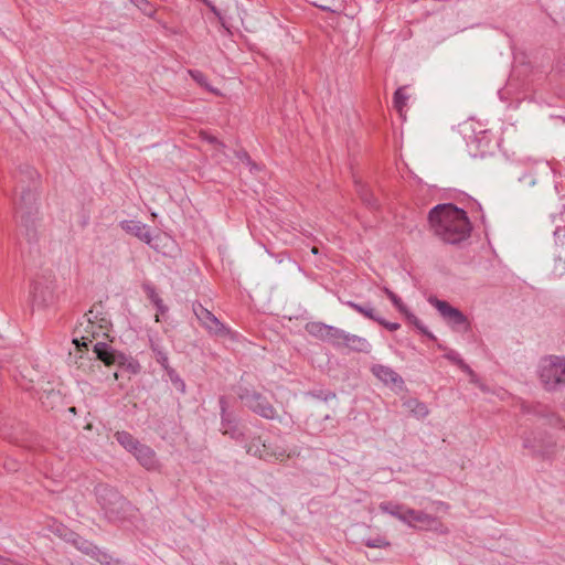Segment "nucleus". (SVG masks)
<instances>
[{
  "instance_id": "603ef678",
  "label": "nucleus",
  "mask_w": 565,
  "mask_h": 565,
  "mask_svg": "<svg viewBox=\"0 0 565 565\" xmlns=\"http://www.w3.org/2000/svg\"><path fill=\"white\" fill-rule=\"evenodd\" d=\"M477 386L484 393L489 392V388L481 382Z\"/></svg>"
},
{
  "instance_id": "f257e3e1",
  "label": "nucleus",
  "mask_w": 565,
  "mask_h": 565,
  "mask_svg": "<svg viewBox=\"0 0 565 565\" xmlns=\"http://www.w3.org/2000/svg\"><path fill=\"white\" fill-rule=\"evenodd\" d=\"M434 234L448 244H459L471 233L467 213L451 203L438 204L428 214Z\"/></svg>"
},
{
  "instance_id": "2f4dec72",
  "label": "nucleus",
  "mask_w": 565,
  "mask_h": 565,
  "mask_svg": "<svg viewBox=\"0 0 565 565\" xmlns=\"http://www.w3.org/2000/svg\"><path fill=\"white\" fill-rule=\"evenodd\" d=\"M168 375H169L170 381L177 387V390H179L180 392L184 393L185 392V383L178 375V373L173 369H170V370H168Z\"/></svg>"
},
{
  "instance_id": "09e8293b",
  "label": "nucleus",
  "mask_w": 565,
  "mask_h": 565,
  "mask_svg": "<svg viewBox=\"0 0 565 565\" xmlns=\"http://www.w3.org/2000/svg\"><path fill=\"white\" fill-rule=\"evenodd\" d=\"M383 291L390 300H393L397 296L395 292H393L391 289H388L386 287L383 288Z\"/></svg>"
},
{
  "instance_id": "cd10ccee",
  "label": "nucleus",
  "mask_w": 565,
  "mask_h": 565,
  "mask_svg": "<svg viewBox=\"0 0 565 565\" xmlns=\"http://www.w3.org/2000/svg\"><path fill=\"white\" fill-rule=\"evenodd\" d=\"M406 87H398L393 97V104L397 111L402 113L403 109L406 107L408 95L405 92Z\"/></svg>"
},
{
  "instance_id": "864d4df0",
  "label": "nucleus",
  "mask_w": 565,
  "mask_h": 565,
  "mask_svg": "<svg viewBox=\"0 0 565 565\" xmlns=\"http://www.w3.org/2000/svg\"><path fill=\"white\" fill-rule=\"evenodd\" d=\"M0 565H13L10 559H0Z\"/></svg>"
},
{
  "instance_id": "423d86ee",
  "label": "nucleus",
  "mask_w": 565,
  "mask_h": 565,
  "mask_svg": "<svg viewBox=\"0 0 565 565\" xmlns=\"http://www.w3.org/2000/svg\"><path fill=\"white\" fill-rule=\"evenodd\" d=\"M218 405L221 411V431L236 441L244 439V433L239 427L238 418L235 412L228 409L227 398L220 396Z\"/></svg>"
},
{
  "instance_id": "ea45409f",
  "label": "nucleus",
  "mask_w": 565,
  "mask_h": 565,
  "mask_svg": "<svg viewBox=\"0 0 565 565\" xmlns=\"http://www.w3.org/2000/svg\"><path fill=\"white\" fill-rule=\"evenodd\" d=\"M201 138H202L203 140L207 141V142H209V143H211V145H220V146H223V145H222V142H220V141L217 140V138H216V137H214V136L210 135L209 132H202V134H201Z\"/></svg>"
},
{
  "instance_id": "4be33fe9",
  "label": "nucleus",
  "mask_w": 565,
  "mask_h": 565,
  "mask_svg": "<svg viewBox=\"0 0 565 565\" xmlns=\"http://www.w3.org/2000/svg\"><path fill=\"white\" fill-rule=\"evenodd\" d=\"M343 303L370 320L376 321L379 318L371 303L360 305L351 300L343 301Z\"/></svg>"
},
{
  "instance_id": "49530a36",
  "label": "nucleus",
  "mask_w": 565,
  "mask_h": 565,
  "mask_svg": "<svg viewBox=\"0 0 565 565\" xmlns=\"http://www.w3.org/2000/svg\"><path fill=\"white\" fill-rule=\"evenodd\" d=\"M458 366L468 375L472 374L473 372V370L465 361H462Z\"/></svg>"
},
{
  "instance_id": "72a5a7b5",
  "label": "nucleus",
  "mask_w": 565,
  "mask_h": 565,
  "mask_svg": "<svg viewBox=\"0 0 565 565\" xmlns=\"http://www.w3.org/2000/svg\"><path fill=\"white\" fill-rule=\"evenodd\" d=\"M236 157H237V159H238V160H241L243 163H246L247 166H249V167H250V171H253V170H257V169H258V168H257V164H256V163H254V162L252 161L250 156H249L245 150H241V151H238V152L236 153Z\"/></svg>"
},
{
  "instance_id": "7c9ffc66",
  "label": "nucleus",
  "mask_w": 565,
  "mask_h": 565,
  "mask_svg": "<svg viewBox=\"0 0 565 565\" xmlns=\"http://www.w3.org/2000/svg\"><path fill=\"white\" fill-rule=\"evenodd\" d=\"M92 557H94L97 562L104 565H110L113 561V557L108 553L102 551L97 546L94 553L92 554Z\"/></svg>"
},
{
  "instance_id": "4468645a",
  "label": "nucleus",
  "mask_w": 565,
  "mask_h": 565,
  "mask_svg": "<svg viewBox=\"0 0 565 565\" xmlns=\"http://www.w3.org/2000/svg\"><path fill=\"white\" fill-rule=\"evenodd\" d=\"M521 411L523 414H532L537 417L547 418V422L552 426H558L565 428L563 419L553 413H550L548 408L542 404H526L522 403Z\"/></svg>"
},
{
  "instance_id": "6ab92c4d",
  "label": "nucleus",
  "mask_w": 565,
  "mask_h": 565,
  "mask_svg": "<svg viewBox=\"0 0 565 565\" xmlns=\"http://www.w3.org/2000/svg\"><path fill=\"white\" fill-rule=\"evenodd\" d=\"M379 509L383 513H387L406 524V522H407L406 511L409 509L408 507H406L404 504L386 501V502H381L379 505Z\"/></svg>"
},
{
  "instance_id": "a18cd8bd",
  "label": "nucleus",
  "mask_w": 565,
  "mask_h": 565,
  "mask_svg": "<svg viewBox=\"0 0 565 565\" xmlns=\"http://www.w3.org/2000/svg\"><path fill=\"white\" fill-rule=\"evenodd\" d=\"M204 4L218 18H221V13L220 11L217 10V8L210 1L207 0V2H204Z\"/></svg>"
},
{
  "instance_id": "5701e85b",
  "label": "nucleus",
  "mask_w": 565,
  "mask_h": 565,
  "mask_svg": "<svg viewBox=\"0 0 565 565\" xmlns=\"http://www.w3.org/2000/svg\"><path fill=\"white\" fill-rule=\"evenodd\" d=\"M143 290L150 301L156 306L157 311L161 315H164L168 311V307L163 303V300L157 294L156 288L150 284H145Z\"/></svg>"
},
{
  "instance_id": "c9c22d12",
  "label": "nucleus",
  "mask_w": 565,
  "mask_h": 565,
  "mask_svg": "<svg viewBox=\"0 0 565 565\" xmlns=\"http://www.w3.org/2000/svg\"><path fill=\"white\" fill-rule=\"evenodd\" d=\"M375 322H377L379 324H381L382 327H384L385 329H387L390 331H396L401 328L399 323L386 321L384 318H382L380 316Z\"/></svg>"
},
{
  "instance_id": "9d476101",
  "label": "nucleus",
  "mask_w": 565,
  "mask_h": 565,
  "mask_svg": "<svg viewBox=\"0 0 565 565\" xmlns=\"http://www.w3.org/2000/svg\"><path fill=\"white\" fill-rule=\"evenodd\" d=\"M332 345L334 348H347L358 353H370L372 350L371 343L365 338L349 333L340 328Z\"/></svg>"
},
{
  "instance_id": "393cba45",
  "label": "nucleus",
  "mask_w": 565,
  "mask_h": 565,
  "mask_svg": "<svg viewBox=\"0 0 565 565\" xmlns=\"http://www.w3.org/2000/svg\"><path fill=\"white\" fill-rule=\"evenodd\" d=\"M406 320L413 324L423 335L427 337L430 340H436V337L424 326V323L409 310L403 315Z\"/></svg>"
},
{
  "instance_id": "de8ad7c7",
  "label": "nucleus",
  "mask_w": 565,
  "mask_h": 565,
  "mask_svg": "<svg viewBox=\"0 0 565 565\" xmlns=\"http://www.w3.org/2000/svg\"><path fill=\"white\" fill-rule=\"evenodd\" d=\"M87 319L89 322H94V320L97 319V313H95V310L94 309H90L87 313Z\"/></svg>"
},
{
  "instance_id": "f704fd0d",
  "label": "nucleus",
  "mask_w": 565,
  "mask_h": 565,
  "mask_svg": "<svg viewBox=\"0 0 565 565\" xmlns=\"http://www.w3.org/2000/svg\"><path fill=\"white\" fill-rule=\"evenodd\" d=\"M425 529L431 530L438 534H448L449 530L447 526H445L437 518L436 522H433L431 525H427Z\"/></svg>"
},
{
  "instance_id": "c85d7f7f",
  "label": "nucleus",
  "mask_w": 565,
  "mask_h": 565,
  "mask_svg": "<svg viewBox=\"0 0 565 565\" xmlns=\"http://www.w3.org/2000/svg\"><path fill=\"white\" fill-rule=\"evenodd\" d=\"M130 2L138 8L145 15L153 18L156 8L148 0H130Z\"/></svg>"
},
{
  "instance_id": "c756f323",
  "label": "nucleus",
  "mask_w": 565,
  "mask_h": 565,
  "mask_svg": "<svg viewBox=\"0 0 565 565\" xmlns=\"http://www.w3.org/2000/svg\"><path fill=\"white\" fill-rule=\"evenodd\" d=\"M74 543L76 544L77 548L84 552L87 555H90L94 553L96 546L89 543L88 541L83 540L82 537H77Z\"/></svg>"
},
{
  "instance_id": "6e6552de",
  "label": "nucleus",
  "mask_w": 565,
  "mask_h": 565,
  "mask_svg": "<svg viewBox=\"0 0 565 565\" xmlns=\"http://www.w3.org/2000/svg\"><path fill=\"white\" fill-rule=\"evenodd\" d=\"M33 306L45 308L54 303L55 281L50 278H42L34 281L31 290Z\"/></svg>"
},
{
  "instance_id": "bb28decb",
  "label": "nucleus",
  "mask_w": 565,
  "mask_h": 565,
  "mask_svg": "<svg viewBox=\"0 0 565 565\" xmlns=\"http://www.w3.org/2000/svg\"><path fill=\"white\" fill-rule=\"evenodd\" d=\"M405 405L417 418H425L429 413L427 406L415 398L407 401Z\"/></svg>"
},
{
  "instance_id": "3c124183",
  "label": "nucleus",
  "mask_w": 565,
  "mask_h": 565,
  "mask_svg": "<svg viewBox=\"0 0 565 565\" xmlns=\"http://www.w3.org/2000/svg\"><path fill=\"white\" fill-rule=\"evenodd\" d=\"M263 443L264 441H262L260 438H257V439H254L249 445H254L253 450L255 451L257 449V446H259L262 448Z\"/></svg>"
},
{
  "instance_id": "4d7b16f0",
  "label": "nucleus",
  "mask_w": 565,
  "mask_h": 565,
  "mask_svg": "<svg viewBox=\"0 0 565 565\" xmlns=\"http://www.w3.org/2000/svg\"><path fill=\"white\" fill-rule=\"evenodd\" d=\"M312 253H313V254H317V253H318V248H317V247H313V248H312Z\"/></svg>"
},
{
  "instance_id": "ddd939ff",
  "label": "nucleus",
  "mask_w": 565,
  "mask_h": 565,
  "mask_svg": "<svg viewBox=\"0 0 565 565\" xmlns=\"http://www.w3.org/2000/svg\"><path fill=\"white\" fill-rule=\"evenodd\" d=\"M305 328L310 335L322 341H328L330 344H333L337 332L339 330L337 327L329 326L319 321L308 322Z\"/></svg>"
},
{
  "instance_id": "0eeeda50",
  "label": "nucleus",
  "mask_w": 565,
  "mask_h": 565,
  "mask_svg": "<svg viewBox=\"0 0 565 565\" xmlns=\"http://www.w3.org/2000/svg\"><path fill=\"white\" fill-rule=\"evenodd\" d=\"M193 312L209 333L221 338H233L234 332L201 303L193 305Z\"/></svg>"
},
{
  "instance_id": "79ce46f5",
  "label": "nucleus",
  "mask_w": 565,
  "mask_h": 565,
  "mask_svg": "<svg viewBox=\"0 0 565 565\" xmlns=\"http://www.w3.org/2000/svg\"><path fill=\"white\" fill-rule=\"evenodd\" d=\"M521 182H525L527 183L529 185H534L535 184V179L534 177L531 174V173H525L523 177H521L519 179Z\"/></svg>"
},
{
  "instance_id": "f03ea898",
  "label": "nucleus",
  "mask_w": 565,
  "mask_h": 565,
  "mask_svg": "<svg viewBox=\"0 0 565 565\" xmlns=\"http://www.w3.org/2000/svg\"><path fill=\"white\" fill-rule=\"evenodd\" d=\"M17 190L20 191L15 202V214L24 226L33 224L38 214L40 173L30 164H21L14 173Z\"/></svg>"
},
{
  "instance_id": "6e6d98bb",
  "label": "nucleus",
  "mask_w": 565,
  "mask_h": 565,
  "mask_svg": "<svg viewBox=\"0 0 565 565\" xmlns=\"http://www.w3.org/2000/svg\"><path fill=\"white\" fill-rule=\"evenodd\" d=\"M106 322H107V321H106L104 318H102V319H100L99 328H103V327H104V323H106Z\"/></svg>"
},
{
  "instance_id": "dca6fc26",
  "label": "nucleus",
  "mask_w": 565,
  "mask_h": 565,
  "mask_svg": "<svg viewBox=\"0 0 565 565\" xmlns=\"http://www.w3.org/2000/svg\"><path fill=\"white\" fill-rule=\"evenodd\" d=\"M134 456L137 461L147 470H157L160 467V462L154 450L145 444L139 446Z\"/></svg>"
},
{
  "instance_id": "8fccbe9b",
  "label": "nucleus",
  "mask_w": 565,
  "mask_h": 565,
  "mask_svg": "<svg viewBox=\"0 0 565 565\" xmlns=\"http://www.w3.org/2000/svg\"><path fill=\"white\" fill-rule=\"evenodd\" d=\"M469 377H470V382L471 383H473L476 385H478L480 383V380H479L478 375L475 372H472V374H470Z\"/></svg>"
},
{
  "instance_id": "a878e982",
  "label": "nucleus",
  "mask_w": 565,
  "mask_h": 565,
  "mask_svg": "<svg viewBox=\"0 0 565 565\" xmlns=\"http://www.w3.org/2000/svg\"><path fill=\"white\" fill-rule=\"evenodd\" d=\"M119 360H118V363L117 365L122 369V370H126L128 371L129 373L131 374H137L139 373L140 371V364L138 363L137 360L130 358V356H126L125 354L121 353L120 356H118Z\"/></svg>"
},
{
  "instance_id": "1a4fd4ad",
  "label": "nucleus",
  "mask_w": 565,
  "mask_h": 565,
  "mask_svg": "<svg viewBox=\"0 0 565 565\" xmlns=\"http://www.w3.org/2000/svg\"><path fill=\"white\" fill-rule=\"evenodd\" d=\"M428 302L437 309L441 318L452 328L466 326L469 328L468 318L458 309L452 307L449 302L440 300L435 296L428 298Z\"/></svg>"
},
{
  "instance_id": "b1692460",
  "label": "nucleus",
  "mask_w": 565,
  "mask_h": 565,
  "mask_svg": "<svg viewBox=\"0 0 565 565\" xmlns=\"http://www.w3.org/2000/svg\"><path fill=\"white\" fill-rule=\"evenodd\" d=\"M356 191L365 205H367L370 209L379 207L377 200L373 196L372 192L366 185L356 183Z\"/></svg>"
},
{
  "instance_id": "58836bf2",
  "label": "nucleus",
  "mask_w": 565,
  "mask_h": 565,
  "mask_svg": "<svg viewBox=\"0 0 565 565\" xmlns=\"http://www.w3.org/2000/svg\"><path fill=\"white\" fill-rule=\"evenodd\" d=\"M157 362L160 363L167 371L170 370L168 366V356L164 352L158 351L157 353Z\"/></svg>"
},
{
  "instance_id": "4c0bfd02",
  "label": "nucleus",
  "mask_w": 565,
  "mask_h": 565,
  "mask_svg": "<svg viewBox=\"0 0 565 565\" xmlns=\"http://www.w3.org/2000/svg\"><path fill=\"white\" fill-rule=\"evenodd\" d=\"M391 302L402 315L406 313V311L408 310L406 305L402 301V299L398 296L391 300Z\"/></svg>"
},
{
  "instance_id": "39448f33",
  "label": "nucleus",
  "mask_w": 565,
  "mask_h": 565,
  "mask_svg": "<svg viewBox=\"0 0 565 565\" xmlns=\"http://www.w3.org/2000/svg\"><path fill=\"white\" fill-rule=\"evenodd\" d=\"M95 494L107 518L117 519L121 515L127 502L115 488L100 483L95 487Z\"/></svg>"
},
{
  "instance_id": "a211bd4d",
  "label": "nucleus",
  "mask_w": 565,
  "mask_h": 565,
  "mask_svg": "<svg viewBox=\"0 0 565 565\" xmlns=\"http://www.w3.org/2000/svg\"><path fill=\"white\" fill-rule=\"evenodd\" d=\"M371 371L384 384L401 386L404 383L402 376L390 366L375 364L371 367Z\"/></svg>"
},
{
  "instance_id": "f8f14e48",
  "label": "nucleus",
  "mask_w": 565,
  "mask_h": 565,
  "mask_svg": "<svg viewBox=\"0 0 565 565\" xmlns=\"http://www.w3.org/2000/svg\"><path fill=\"white\" fill-rule=\"evenodd\" d=\"M254 445H247L246 451L253 456H257L264 460H282L286 457V449L281 446L263 443L262 448L257 446V449L253 450Z\"/></svg>"
},
{
  "instance_id": "9b49d317",
  "label": "nucleus",
  "mask_w": 565,
  "mask_h": 565,
  "mask_svg": "<svg viewBox=\"0 0 565 565\" xmlns=\"http://www.w3.org/2000/svg\"><path fill=\"white\" fill-rule=\"evenodd\" d=\"M523 448L529 449L534 455L542 457L548 456L554 447V443L542 431H530L524 434Z\"/></svg>"
},
{
  "instance_id": "c03bdc74",
  "label": "nucleus",
  "mask_w": 565,
  "mask_h": 565,
  "mask_svg": "<svg viewBox=\"0 0 565 565\" xmlns=\"http://www.w3.org/2000/svg\"><path fill=\"white\" fill-rule=\"evenodd\" d=\"M190 74L198 83H202L204 75L200 71H190Z\"/></svg>"
},
{
  "instance_id": "a19ab883",
  "label": "nucleus",
  "mask_w": 565,
  "mask_h": 565,
  "mask_svg": "<svg viewBox=\"0 0 565 565\" xmlns=\"http://www.w3.org/2000/svg\"><path fill=\"white\" fill-rule=\"evenodd\" d=\"M74 343L77 345L78 350H82L81 349L82 347H85L86 349H88V344H92L93 341L89 340L88 338L83 337L82 342H79L77 339H75Z\"/></svg>"
},
{
  "instance_id": "e433bc0d",
  "label": "nucleus",
  "mask_w": 565,
  "mask_h": 565,
  "mask_svg": "<svg viewBox=\"0 0 565 565\" xmlns=\"http://www.w3.org/2000/svg\"><path fill=\"white\" fill-rule=\"evenodd\" d=\"M448 361L459 365L463 360L460 358L459 353L456 352L455 350H449L445 355H444Z\"/></svg>"
},
{
  "instance_id": "20e7f679",
  "label": "nucleus",
  "mask_w": 565,
  "mask_h": 565,
  "mask_svg": "<svg viewBox=\"0 0 565 565\" xmlns=\"http://www.w3.org/2000/svg\"><path fill=\"white\" fill-rule=\"evenodd\" d=\"M237 396L241 402L257 416L269 420L278 418L277 409L262 393L247 387H241Z\"/></svg>"
},
{
  "instance_id": "f3484780",
  "label": "nucleus",
  "mask_w": 565,
  "mask_h": 565,
  "mask_svg": "<svg viewBox=\"0 0 565 565\" xmlns=\"http://www.w3.org/2000/svg\"><path fill=\"white\" fill-rule=\"evenodd\" d=\"M93 351L96 354L97 360L104 362L105 365H117L119 360L118 356L121 355L120 352H117L105 342H96L93 345Z\"/></svg>"
},
{
  "instance_id": "473e14b6",
  "label": "nucleus",
  "mask_w": 565,
  "mask_h": 565,
  "mask_svg": "<svg viewBox=\"0 0 565 565\" xmlns=\"http://www.w3.org/2000/svg\"><path fill=\"white\" fill-rule=\"evenodd\" d=\"M364 544L367 547H372V548H375V547L383 548V547L391 546V543L383 537L367 539L364 541Z\"/></svg>"
},
{
  "instance_id": "412c9836",
  "label": "nucleus",
  "mask_w": 565,
  "mask_h": 565,
  "mask_svg": "<svg viewBox=\"0 0 565 565\" xmlns=\"http://www.w3.org/2000/svg\"><path fill=\"white\" fill-rule=\"evenodd\" d=\"M115 438L119 445H121L127 451L131 452L132 455L137 451L139 446L142 445L130 433L125 430L117 431L115 434Z\"/></svg>"
},
{
  "instance_id": "aec40b11",
  "label": "nucleus",
  "mask_w": 565,
  "mask_h": 565,
  "mask_svg": "<svg viewBox=\"0 0 565 565\" xmlns=\"http://www.w3.org/2000/svg\"><path fill=\"white\" fill-rule=\"evenodd\" d=\"M406 514H407L406 524L411 527H415V523H420L426 527L427 525H431L433 522H436V516L428 514L420 510H415V509L409 508L406 511Z\"/></svg>"
},
{
  "instance_id": "37998d69",
  "label": "nucleus",
  "mask_w": 565,
  "mask_h": 565,
  "mask_svg": "<svg viewBox=\"0 0 565 565\" xmlns=\"http://www.w3.org/2000/svg\"><path fill=\"white\" fill-rule=\"evenodd\" d=\"M311 3H312L315 7H317V8L321 9V10H323V11H326V12H335V10H334V9H332L330 6H327V4H323V3H318V1H315V0H313V1H311Z\"/></svg>"
},
{
  "instance_id": "7ed1b4c3",
  "label": "nucleus",
  "mask_w": 565,
  "mask_h": 565,
  "mask_svg": "<svg viewBox=\"0 0 565 565\" xmlns=\"http://www.w3.org/2000/svg\"><path fill=\"white\" fill-rule=\"evenodd\" d=\"M537 372L545 390L556 391L565 386V356L546 355L542 358Z\"/></svg>"
},
{
  "instance_id": "2eb2a0df",
  "label": "nucleus",
  "mask_w": 565,
  "mask_h": 565,
  "mask_svg": "<svg viewBox=\"0 0 565 565\" xmlns=\"http://www.w3.org/2000/svg\"><path fill=\"white\" fill-rule=\"evenodd\" d=\"M121 228L130 234L139 238L141 242L151 245L152 235L148 225L141 223L140 221L127 220L121 222Z\"/></svg>"
},
{
  "instance_id": "5fc2aeb1",
  "label": "nucleus",
  "mask_w": 565,
  "mask_h": 565,
  "mask_svg": "<svg viewBox=\"0 0 565 565\" xmlns=\"http://www.w3.org/2000/svg\"><path fill=\"white\" fill-rule=\"evenodd\" d=\"M334 397H335V394H334V393H329V394L324 397V399L327 401V399H329V398H334Z\"/></svg>"
}]
</instances>
